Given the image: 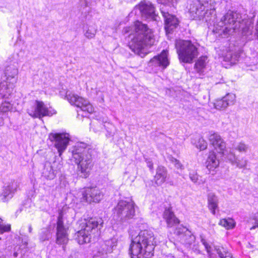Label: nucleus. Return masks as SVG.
Instances as JSON below:
<instances>
[{"label": "nucleus", "mask_w": 258, "mask_h": 258, "mask_svg": "<svg viewBox=\"0 0 258 258\" xmlns=\"http://www.w3.org/2000/svg\"><path fill=\"white\" fill-rule=\"evenodd\" d=\"M135 33L130 35L131 42L129 45L130 49L135 54L144 57L147 53V48L154 44L155 38L151 29L145 24L137 21L135 24Z\"/></svg>", "instance_id": "obj_1"}, {"label": "nucleus", "mask_w": 258, "mask_h": 258, "mask_svg": "<svg viewBox=\"0 0 258 258\" xmlns=\"http://www.w3.org/2000/svg\"><path fill=\"white\" fill-rule=\"evenodd\" d=\"M245 15L242 16L240 14L228 11L215 26L213 31L223 37H226L240 28L243 30L247 28L249 29L251 21Z\"/></svg>", "instance_id": "obj_2"}, {"label": "nucleus", "mask_w": 258, "mask_h": 258, "mask_svg": "<svg viewBox=\"0 0 258 258\" xmlns=\"http://www.w3.org/2000/svg\"><path fill=\"white\" fill-rule=\"evenodd\" d=\"M155 243L152 231H141L132 241L129 249L131 257L150 258L152 256Z\"/></svg>", "instance_id": "obj_3"}, {"label": "nucleus", "mask_w": 258, "mask_h": 258, "mask_svg": "<svg viewBox=\"0 0 258 258\" xmlns=\"http://www.w3.org/2000/svg\"><path fill=\"white\" fill-rule=\"evenodd\" d=\"M78 224L80 230L75 233V239L80 244L91 242L100 234V229L102 227L103 221L101 218H91L80 220Z\"/></svg>", "instance_id": "obj_4"}, {"label": "nucleus", "mask_w": 258, "mask_h": 258, "mask_svg": "<svg viewBox=\"0 0 258 258\" xmlns=\"http://www.w3.org/2000/svg\"><path fill=\"white\" fill-rule=\"evenodd\" d=\"M92 150L84 143H79L73 151V157L83 177H87L93 166Z\"/></svg>", "instance_id": "obj_5"}, {"label": "nucleus", "mask_w": 258, "mask_h": 258, "mask_svg": "<svg viewBox=\"0 0 258 258\" xmlns=\"http://www.w3.org/2000/svg\"><path fill=\"white\" fill-rule=\"evenodd\" d=\"M198 44L189 40H176L175 47L180 62L191 63L198 56Z\"/></svg>", "instance_id": "obj_6"}, {"label": "nucleus", "mask_w": 258, "mask_h": 258, "mask_svg": "<svg viewBox=\"0 0 258 258\" xmlns=\"http://www.w3.org/2000/svg\"><path fill=\"white\" fill-rule=\"evenodd\" d=\"M135 203L124 200L119 201L113 209V217L123 223L133 218L135 215Z\"/></svg>", "instance_id": "obj_7"}, {"label": "nucleus", "mask_w": 258, "mask_h": 258, "mask_svg": "<svg viewBox=\"0 0 258 258\" xmlns=\"http://www.w3.org/2000/svg\"><path fill=\"white\" fill-rule=\"evenodd\" d=\"M18 74V70L14 66H8L5 71V75L7 77V82H3L0 83V92L4 95L6 96L7 94L11 93L10 87H8V83L9 86L11 85L12 89L13 85L17 82V76Z\"/></svg>", "instance_id": "obj_8"}, {"label": "nucleus", "mask_w": 258, "mask_h": 258, "mask_svg": "<svg viewBox=\"0 0 258 258\" xmlns=\"http://www.w3.org/2000/svg\"><path fill=\"white\" fill-rule=\"evenodd\" d=\"M27 111L33 118L39 119L46 116H52L55 113V111L49 110L43 102L38 100H35L32 106L27 109Z\"/></svg>", "instance_id": "obj_9"}, {"label": "nucleus", "mask_w": 258, "mask_h": 258, "mask_svg": "<svg viewBox=\"0 0 258 258\" xmlns=\"http://www.w3.org/2000/svg\"><path fill=\"white\" fill-rule=\"evenodd\" d=\"M66 97L71 104L80 108L83 111L88 113H92L94 111L92 105L84 98L72 93L67 94Z\"/></svg>", "instance_id": "obj_10"}, {"label": "nucleus", "mask_w": 258, "mask_h": 258, "mask_svg": "<svg viewBox=\"0 0 258 258\" xmlns=\"http://www.w3.org/2000/svg\"><path fill=\"white\" fill-rule=\"evenodd\" d=\"M49 139L51 142H55L54 146L60 156L68 145L70 141L69 135L66 133H51Z\"/></svg>", "instance_id": "obj_11"}, {"label": "nucleus", "mask_w": 258, "mask_h": 258, "mask_svg": "<svg viewBox=\"0 0 258 258\" xmlns=\"http://www.w3.org/2000/svg\"><path fill=\"white\" fill-rule=\"evenodd\" d=\"M84 201L91 203H98L102 199L103 195L99 189L96 187H87L82 191Z\"/></svg>", "instance_id": "obj_12"}, {"label": "nucleus", "mask_w": 258, "mask_h": 258, "mask_svg": "<svg viewBox=\"0 0 258 258\" xmlns=\"http://www.w3.org/2000/svg\"><path fill=\"white\" fill-rule=\"evenodd\" d=\"M161 13L164 19L165 29L166 33H170L178 25V21L176 18L170 14L163 8H160Z\"/></svg>", "instance_id": "obj_13"}, {"label": "nucleus", "mask_w": 258, "mask_h": 258, "mask_svg": "<svg viewBox=\"0 0 258 258\" xmlns=\"http://www.w3.org/2000/svg\"><path fill=\"white\" fill-rule=\"evenodd\" d=\"M19 187L18 182L13 181L3 188V191L0 195L1 200L3 202H8L11 199Z\"/></svg>", "instance_id": "obj_14"}, {"label": "nucleus", "mask_w": 258, "mask_h": 258, "mask_svg": "<svg viewBox=\"0 0 258 258\" xmlns=\"http://www.w3.org/2000/svg\"><path fill=\"white\" fill-rule=\"evenodd\" d=\"M139 9L142 17L156 21L157 16L155 13V8L150 2H142L139 5Z\"/></svg>", "instance_id": "obj_15"}, {"label": "nucleus", "mask_w": 258, "mask_h": 258, "mask_svg": "<svg viewBox=\"0 0 258 258\" xmlns=\"http://www.w3.org/2000/svg\"><path fill=\"white\" fill-rule=\"evenodd\" d=\"M56 224V243L60 245H65L69 240L68 229L64 225H62L60 218Z\"/></svg>", "instance_id": "obj_16"}, {"label": "nucleus", "mask_w": 258, "mask_h": 258, "mask_svg": "<svg viewBox=\"0 0 258 258\" xmlns=\"http://www.w3.org/2000/svg\"><path fill=\"white\" fill-rule=\"evenodd\" d=\"M236 96L234 94L228 93L221 99H217L214 103L215 108L218 110L226 108L228 106L233 105Z\"/></svg>", "instance_id": "obj_17"}, {"label": "nucleus", "mask_w": 258, "mask_h": 258, "mask_svg": "<svg viewBox=\"0 0 258 258\" xmlns=\"http://www.w3.org/2000/svg\"><path fill=\"white\" fill-rule=\"evenodd\" d=\"M209 140L210 144L218 152L224 153L226 149V143L218 134L215 133L211 134L209 137Z\"/></svg>", "instance_id": "obj_18"}, {"label": "nucleus", "mask_w": 258, "mask_h": 258, "mask_svg": "<svg viewBox=\"0 0 258 258\" xmlns=\"http://www.w3.org/2000/svg\"><path fill=\"white\" fill-rule=\"evenodd\" d=\"M168 64L167 51L164 50L160 55L154 56L149 62V66L162 67L163 69L166 68Z\"/></svg>", "instance_id": "obj_19"}, {"label": "nucleus", "mask_w": 258, "mask_h": 258, "mask_svg": "<svg viewBox=\"0 0 258 258\" xmlns=\"http://www.w3.org/2000/svg\"><path fill=\"white\" fill-rule=\"evenodd\" d=\"M163 218L168 228L175 227L180 222L170 208L165 209L163 213Z\"/></svg>", "instance_id": "obj_20"}, {"label": "nucleus", "mask_w": 258, "mask_h": 258, "mask_svg": "<svg viewBox=\"0 0 258 258\" xmlns=\"http://www.w3.org/2000/svg\"><path fill=\"white\" fill-rule=\"evenodd\" d=\"M204 10L203 5L197 0L191 3L188 9V13L191 19L198 18Z\"/></svg>", "instance_id": "obj_21"}, {"label": "nucleus", "mask_w": 258, "mask_h": 258, "mask_svg": "<svg viewBox=\"0 0 258 258\" xmlns=\"http://www.w3.org/2000/svg\"><path fill=\"white\" fill-rule=\"evenodd\" d=\"M167 177L166 169L163 166H158L156 169V174L154 176L155 183L161 185L166 180Z\"/></svg>", "instance_id": "obj_22"}, {"label": "nucleus", "mask_w": 258, "mask_h": 258, "mask_svg": "<svg viewBox=\"0 0 258 258\" xmlns=\"http://www.w3.org/2000/svg\"><path fill=\"white\" fill-rule=\"evenodd\" d=\"M206 164L207 168L210 171H214L215 169L219 166V160L217 158L216 154L214 152L211 151L209 152Z\"/></svg>", "instance_id": "obj_23"}, {"label": "nucleus", "mask_w": 258, "mask_h": 258, "mask_svg": "<svg viewBox=\"0 0 258 258\" xmlns=\"http://www.w3.org/2000/svg\"><path fill=\"white\" fill-rule=\"evenodd\" d=\"M208 207L213 215L216 214V210L218 207V198L214 193L210 192L208 195Z\"/></svg>", "instance_id": "obj_24"}, {"label": "nucleus", "mask_w": 258, "mask_h": 258, "mask_svg": "<svg viewBox=\"0 0 258 258\" xmlns=\"http://www.w3.org/2000/svg\"><path fill=\"white\" fill-rule=\"evenodd\" d=\"M228 159L232 165L236 166L238 168H245L248 163V160L244 157L238 158L235 157V154L230 155Z\"/></svg>", "instance_id": "obj_25"}, {"label": "nucleus", "mask_w": 258, "mask_h": 258, "mask_svg": "<svg viewBox=\"0 0 258 258\" xmlns=\"http://www.w3.org/2000/svg\"><path fill=\"white\" fill-rule=\"evenodd\" d=\"M215 249L219 257H217L214 253H211L209 254V258H233L231 253L226 247L222 246H216Z\"/></svg>", "instance_id": "obj_26"}, {"label": "nucleus", "mask_w": 258, "mask_h": 258, "mask_svg": "<svg viewBox=\"0 0 258 258\" xmlns=\"http://www.w3.org/2000/svg\"><path fill=\"white\" fill-rule=\"evenodd\" d=\"M84 36L88 39L95 37L97 32V26L95 25L84 24L83 27Z\"/></svg>", "instance_id": "obj_27"}, {"label": "nucleus", "mask_w": 258, "mask_h": 258, "mask_svg": "<svg viewBox=\"0 0 258 258\" xmlns=\"http://www.w3.org/2000/svg\"><path fill=\"white\" fill-rule=\"evenodd\" d=\"M42 176L47 179H53L55 176V171L50 162H46L42 172Z\"/></svg>", "instance_id": "obj_28"}, {"label": "nucleus", "mask_w": 258, "mask_h": 258, "mask_svg": "<svg viewBox=\"0 0 258 258\" xmlns=\"http://www.w3.org/2000/svg\"><path fill=\"white\" fill-rule=\"evenodd\" d=\"M117 240L115 238L106 240L102 244V249L106 253H111L116 248Z\"/></svg>", "instance_id": "obj_29"}, {"label": "nucleus", "mask_w": 258, "mask_h": 258, "mask_svg": "<svg viewBox=\"0 0 258 258\" xmlns=\"http://www.w3.org/2000/svg\"><path fill=\"white\" fill-rule=\"evenodd\" d=\"M240 56V53L238 51H229L224 56V60L225 61L229 62L231 64H235L238 61Z\"/></svg>", "instance_id": "obj_30"}, {"label": "nucleus", "mask_w": 258, "mask_h": 258, "mask_svg": "<svg viewBox=\"0 0 258 258\" xmlns=\"http://www.w3.org/2000/svg\"><path fill=\"white\" fill-rule=\"evenodd\" d=\"M207 59L208 58L206 56H202L196 62L195 69L198 73L201 74L204 72L208 62Z\"/></svg>", "instance_id": "obj_31"}, {"label": "nucleus", "mask_w": 258, "mask_h": 258, "mask_svg": "<svg viewBox=\"0 0 258 258\" xmlns=\"http://www.w3.org/2000/svg\"><path fill=\"white\" fill-rule=\"evenodd\" d=\"M195 237L191 233L190 231H187V233L182 235L179 238V240L181 243L185 245H190L195 241Z\"/></svg>", "instance_id": "obj_32"}, {"label": "nucleus", "mask_w": 258, "mask_h": 258, "mask_svg": "<svg viewBox=\"0 0 258 258\" xmlns=\"http://www.w3.org/2000/svg\"><path fill=\"white\" fill-rule=\"evenodd\" d=\"M72 212H73L72 209H71L68 207H63L62 208V209L59 211L58 216L57 217V221L58 220V219L60 218V220L62 222V225H64V219H67L69 217L68 214L72 213Z\"/></svg>", "instance_id": "obj_33"}, {"label": "nucleus", "mask_w": 258, "mask_h": 258, "mask_svg": "<svg viewBox=\"0 0 258 258\" xmlns=\"http://www.w3.org/2000/svg\"><path fill=\"white\" fill-rule=\"evenodd\" d=\"M189 177L191 181L194 183L200 184L202 183L200 176L198 174L197 172L194 170H189Z\"/></svg>", "instance_id": "obj_34"}, {"label": "nucleus", "mask_w": 258, "mask_h": 258, "mask_svg": "<svg viewBox=\"0 0 258 258\" xmlns=\"http://www.w3.org/2000/svg\"><path fill=\"white\" fill-rule=\"evenodd\" d=\"M234 149L240 153H246L249 149V146L243 142H240L234 146Z\"/></svg>", "instance_id": "obj_35"}, {"label": "nucleus", "mask_w": 258, "mask_h": 258, "mask_svg": "<svg viewBox=\"0 0 258 258\" xmlns=\"http://www.w3.org/2000/svg\"><path fill=\"white\" fill-rule=\"evenodd\" d=\"M219 224L227 229L232 228L234 227V223L232 219H223L220 221Z\"/></svg>", "instance_id": "obj_36"}, {"label": "nucleus", "mask_w": 258, "mask_h": 258, "mask_svg": "<svg viewBox=\"0 0 258 258\" xmlns=\"http://www.w3.org/2000/svg\"><path fill=\"white\" fill-rule=\"evenodd\" d=\"M196 147L200 150H204L207 148V143L203 138H199Z\"/></svg>", "instance_id": "obj_37"}, {"label": "nucleus", "mask_w": 258, "mask_h": 258, "mask_svg": "<svg viewBox=\"0 0 258 258\" xmlns=\"http://www.w3.org/2000/svg\"><path fill=\"white\" fill-rule=\"evenodd\" d=\"M187 231H189L188 230L186 227L180 226L176 228L174 233L178 236V238L179 239L181 237V235L187 233Z\"/></svg>", "instance_id": "obj_38"}, {"label": "nucleus", "mask_w": 258, "mask_h": 258, "mask_svg": "<svg viewBox=\"0 0 258 258\" xmlns=\"http://www.w3.org/2000/svg\"><path fill=\"white\" fill-rule=\"evenodd\" d=\"M157 2L165 6L171 7L174 6V4L176 0H157Z\"/></svg>", "instance_id": "obj_39"}, {"label": "nucleus", "mask_w": 258, "mask_h": 258, "mask_svg": "<svg viewBox=\"0 0 258 258\" xmlns=\"http://www.w3.org/2000/svg\"><path fill=\"white\" fill-rule=\"evenodd\" d=\"M171 161L177 169H180L181 170L183 169V166L179 160L175 158H173Z\"/></svg>", "instance_id": "obj_40"}, {"label": "nucleus", "mask_w": 258, "mask_h": 258, "mask_svg": "<svg viewBox=\"0 0 258 258\" xmlns=\"http://www.w3.org/2000/svg\"><path fill=\"white\" fill-rule=\"evenodd\" d=\"M11 229L10 225H0V234H2L5 232L9 231Z\"/></svg>", "instance_id": "obj_41"}, {"label": "nucleus", "mask_w": 258, "mask_h": 258, "mask_svg": "<svg viewBox=\"0 0 258 258\" xmlns=\"http://www.w3.org/2000/svg\"><path fill=\"white\" fill-rule=\"evenodd\" d=\"M253 220H254V225L250 228V230L254 229L258 227V214H255L253 217Z\"/></svg>", "instance_id": "obj_42"}, {"label": "nucleus", "mask_w": 258, "mask_h": 258, "mask_svg": "<svg viewBox=\"0 0 258 258\" xmlns=\"http://www.w3.org/2000/svg\"><path fill=\"white\" fill-rule=\"evenodd\" d=\"M47 232H48V230L46 229H44L42 231V233L44 234L45 235L43 236H41L40 237V240L41 241H43L45 240L46 239H48L47 236L46 235V233H47Z\"/></svg>", "instance_id": "obj_43"}, {"label": "nucleus", "mask_w": 258, "mask_h": 258, "mask_svg": "<svg viewBox=\"0 0 258 258\" xmlns=\"http://www.w3.org/2000/svg\"><path fill=\"white\" fill-rule=\"evenodd\" d=\"M201 241H202V243L204 245L205 248L207 249L208 252H209L208 244L207 243V242L206 241V240L204 239H202Z\"/></svg>", "instance_id": "obj_44"}, {"label": "nucleus", "mask_w": 258, "mask_h": 258, "mask_svg": "<svg viewBox=\"0 0 258 258\" xmlns=\"http://www.w3.org/2000/svg\"><path fill=\"white\" fill-rule=\"evenodd\" d=\"M147 166L151 170L153 169V164L151 161L147 162Z\"/></svg>", "instance_id": "obj_45"}, {"label": "nucleus", "mask_w": 258, "mask_h": 258, "mask_svg": "<svg viewBox=\"0 0 258 258\" xmlns=\"http://www.w3.org/2000/svg\"><path fill=\"white\" fill-rule=\"evenodd\" d=\"M128 179H129V180H130V182L132 183L135 180L136 176H135V175H130L128 177Z\"/></svg>", "instance_id": "obj_46"}, {"label": "nucleus", "mask_w": 258, "mask_h": 258, "mask_svg": "<svg viewBox=\"0 0 258 258\" xmlns=\"http://www.w3.org/2000/svg\"><path fill=\"white\" fill-rule=\"evenodd\" d=\"M9 107L8 105H3V110L4 111H7L9 109Z\"/></svg>", "instance_id": "obj_47"}, {"label": "nucleus", "mask_w": 258, "mask_h": 258, "mask_svg": "<svg viewBox=\"0 0 258 258\" xmlns=\"http://www.w3.org/2000/svg\"><path fill=\"white\" fill-rule=\"evenodd\" d=\"M255 31H256L255 35H256V36H257V37L258 38V21H257V25L256 26Z\"/></svg>", "instance_id": "obj_48"}, {"label": "nucleus", "mask_w": 258, "mask_h": 258, "mask_svg": "<svg viewBox=\"0 0 258 258\" xmlns=\"http://www.w3.org/2000/svg\"><path fill=\"white\" fill-rule=\"evenodd\" d=\"M32 231V226L31 225H30L29 226V233H31Z\"/></svg>", "instance_id": "obj_49"}, {"label": "nucleus", "mask_w": 258, "mask_h": 258, "mask_svg": "<svg viewBox=\"0 0 258 258\" xmlns=\"http://www.w3.org/2000/svg\"><path fill=\"white\" fill-rule=\"evenodd\" d=\"M168 258H174L173 256H172V255H168Z\"/></svg>", "instance_id": "obj_50"}, {"label": "nucleus", "mask_w": 258, "mask_h": 258, "mask_svg": "<svg viewBox=\"0 0 258 258\" xmlns=\"http://www.w3.org/2000/svg\"><path fill=\"white\" fill-rule=\"evenodd\" d=\"M14 255H15V256H17V253H14Z\"/></svg>", "instance_id": "obj_51"}, {"label": "nucleus", "mask_w": 258, "mask_h": 258, "mask_svg": "<svg viewBox=\"0 0 258 258\" xmlns=\"http://www.w3.org/2000/svg\"><path fill=\"white\" fill-rule=\"evenodd\" d=\"M95 258H97V256H95Z\"/></svg>", "instance_id": "obj_52"}]
</instances>
